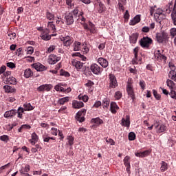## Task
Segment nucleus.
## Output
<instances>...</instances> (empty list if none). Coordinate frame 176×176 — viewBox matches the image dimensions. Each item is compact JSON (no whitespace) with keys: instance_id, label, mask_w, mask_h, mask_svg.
Returning a JSON list of instances; mask_svg holds the SVG:
<instances>
[{"instance_id":"f257e3e1","label":"nucleus","mask_w":176,"mask_h":176,"mask_svg":"<svg viewBox=\"0 0 176 176\" xmlns=\"http://www.w3.org/2000/svg\"><path fill=\"white\" fill-rule=\"evenodd\" d=\"M164 12H166L168 14L171 13L172 20L173 21L174 25H176V0H175L173 8V3H168V4L164 8Z\"/></svg>"},{"instance_id":"f03ea898","label":"nucleus","mask_w":176,"mask_h":176,"mask_svg":"<svg viewBox=\"0 0 176 176\" xmlns=\"http://www.w3.org/2000/svg\"><path fill=\"white\" fill-rule=\"evenodd\" d=\"M78 17V9L75 8L71 12L67 13L65 16V20L67 25H72L74 24L75 19Z\"/></svg>"},{"instance_id":"7ed1b4c3","label":"nucleus","mask_w":176,"mask_h":176,"mask_svg":"<svg viewBox=\"0 0 176 176\" xmlns=\"http://www.w3.org/2000/svg\"><path fill=\"white\" fill-rule=\"evenodd\" d=\"M153 43V40H152V38H149L148 36H144L139 41V45L141 46V47L147 50L151 47V45H152Z\"/></svg>"},{"instance_id":"20e7f679","label":"nucleus","mask_w":176,"mask_h":176,"mask_svg":"<svg viewBox=\"0 0 176 176\" xmlns=\"http://www.w3.org/2000/svg\"><path fill=\"white\" fill-rule=\"evenodd\" d=\"M126 93L132 100V102L135 101V92H134V87H133V84L130 82H127L126 84Z\"/></svg>"},{"instance_id":"39448f33","label":"nucleus","mask_w":176,"mask_h":176,"mask_svg":"<svg viewBox=\"0 0 176 176\" xmlns=\"http://www.w3.org/2000/svg\"><path fill=\"white\" fill-rule=\"evenodd\" d=\"M167 38H168V34L166 32L156 34V41L158 43H163L165 41H167Z\"/></svg>"},{"instance_id":"423d86ee","label":"nucleus","mask_w":176,"mask_h":176,"mask_svg":"<svg viewBox=\"0 0 176 176\" xmlns=\"http://www.w3.org/2000/svg\"><path fill=\"white\" fill-rule=\"evenodd\" d=\"M60 41L63 43V46H65V47H69L74 43V38L69 36L61 37Z\"/></svg>"},{"instance_id":"0eeeda50","label":"nucleus","mask_w":176,"mask_h":176,"mask_svg":"<svg viewBox=\"0 0 176 176\" xmlns=\"http://www.w3.org/2000/svg\"><path fill=\"white\" fill-rule=\"evenodd\" d=\"M90 70L91 71V72H93V74H94V75H100L101 74V72L104 71V69L98 66V65L94 63L91 65Z\"/></svg>"},{"instance_id":"6e6552de","label":"nucleus","mask_w":176,"mask_h":176,"mask_svg":"<svg viewBox=\"0 0 176 176\" xmlns=\"http://www.w3.org/2000/svg\"><path fill=\"white\" fill-rule=\"evenodd\" d=\"M85 115H86V109H83L76 113V120L80 123L85 122Z\"/></svg>"},{"instance_id":"1a4fd4ad","label":"nucleus","mask_w":176,"mask_h":176,"mask_svg":"<svg viewBox=\"0 0 176 176\" xmlns=\"http://www.w3.org/2000/svg\"><path fill=\"white\" fill-rule=\"evenodd\" d=\"M109 79L110 82L109 87H111V89H115V87H118V80H116V77L115 75L110 74L109 75Z\"/></svg>"},{"instance_id":"9d476101","label":"nucleus","mask_w":176,"mask_h":176,"mask_svg":"<svg viewBox=\"0 0 176 176\" xmlns=\"http://www.w3.org/2000/svg\"><path fill=\"white\" fill-rule=\"evenodd\" d=\"M130 156L126 155L124 159V166H125L126 171L129 175L131 174V171L130 169L131 168V166L130 165Z\"/></svg>"},{"instance_id":"9b49d317","label":"nucleus","mask_w":176,"mask_h":176,"mask_svg":"<svg viewBox=\"0 0 176 176\" xmlns=\"http://www.w3.org/2000/svg\"><path fill=\"white\" fill-rule=\"evenodd\" d=\"M61 60V57L57 56L55 54H51L49 56L48 62L50 64L54 65L56 63H58Z\"/></svg>"},{"instance_id":"f8f14e48","label":"nucleus","mask_w":176,"mask_h":176,"mask_svg":"<svg viewBox=\"0 0 176 176\" xmlns=\"http://www.w3.org/2000/svg\"><path fill=\"white\" fill-rule=\"evenodd\" d=\"M155 129H157V131L158 133H164L166 130H167V126L163 124H158L157 122H155L154 124Z\"/></svg>"},{"instance_id":"ddd939ff","label":"nucleus","mask_w":176,"mask_h":176,"mask_svg":"<svg viewBox=\"0 0 176 176\" xmlns=\"http://www.w3.org/2000/svg\"><path fill=\"white\" fill-rule=\"evenodd\" d=\"M138 52H140V47H136L133 49L134 58L132 59V64L133 65L138 64Z\"/></svg>"},{"instance_id":"4468645a","label":"nucleus","mask_w":176,"mask_h":176,"mask_svg":"<svg viewBox=\"0 0 176 176\" xmlns=\"http://www.w3.org/2000/svg\"><path fill=\"white\" fill-rule=\"evenodd\" d=\"M72 64L73 67L76 68L77 71H80L83 68V63L78 60H73L72 61Z\"/></svg>"},{"instance_id":"2eb2a0df","label":"nucleus","mask_w":176,"mask_h":176,"mask_svg":"<svg viewBox=\"0 0 176 176\" xmlns=\"http://www.w3.org/2000/svg\"><path fill=\"white\" fill-rule=\"evenodd\" d=\"M32 67L34 69H36V71H38L39 72H42V71H46V67H45L41 63H34L32 65Z\"/></svg>"},{"instance_id":"dca6fc26","label":"nucleus","mask_w":176,"mask_h":176,"mask_svg":"<svg viewBox=\"0 0 176 176\" xmlns=\"http://www.w3.org/2000/svg\"><path fill=\"white\" fill-rule=\"evenodd\" d=\"M16 113H17V110L16 109L7 111L4 113V118H6V119L9 118H13V116H15Z\"/></svg>"},{"instance_id":"f3484780","label":"nucleus","mask_w":176,"mask_h":176,"mask_svg":"<svg viewBox=\"0 0 176 176\" xmlns=\"http://www.w3.org/2000/svg\"><path fill=\"white\" fill-rule=\"evenodd\" d=\"M110 111L111 113H116L118 111H119V106H118V104H116V102H111L110 104Z\"/></svg>"},{"instance_id":"a211bd4d","label":"nucleus","mask_w":176,"mask_h":176,"mask_svg":"<svg viewBox=\"0 0 176 176\" xmlns=\"http://www.w3.org/2000/svg\"><path fill=\"white\" fill-rule=\"evenodd\" d=\"M98 63L102 68H107L109 65L108 60L102 57L98 58Z\"/></svg>"},{"instance_id":"6ab92c4d","label":"nucleus","mask_w":176,"mask_h":176,"mask_svg":"<svg viewBox=\"0 0 176 176\" xmlns=\"http://www.w3.org/2000/svg\"><path fill=\"white\" fill-rule=\"evenodd\" d=\"M121 125L124 127H130V116H126V119L124 118H122Z\"/></svg>"},{"instance_id":"aec40b11","label":"nucleus","mask_w":176,"mask_h":176,"mask_svg":"<svg viewBox=\"0 0 176 176\" xmlns=\"http://www.w3.org/2000/svg\"><path fill=\"white\" fill-rule=\"evenodd\" d=\"M84 105L85 104H83V102L77 101V100H74L72 102V107L75 109H79L80 108H83Z\"/></svg>"},{"instance_id":"412c9836","label":"nucleus","mask_w":176,"mask_h":176,"mask_svg":"<svg viewBox=\"0 0 176 176\" xmlns=\"http://www.w3.org/2000/svg\"><path fill=\"white\" fill-rule=\"evenodd\" d=\"M155 57L157 60H160L166 61L167 60V57L160 53V50H157V52L155 54Z\"/></svg>"},{"instance_id":"4be33fe9","label":"nucleus","mask_w":176,"mask_h":176,"mask_svg":"<svg viewBox=\"0 0 176 176\" xmlns=\"http://www.w3.org/2000/svg\"><path fill=\"white\" fill-rule=\"evenodd\" d=\"M83 12H80L78 10V14H77V17L76 19H77V21L78 23H85V21H86V18H85V16H83Z\"/></svg>"},{"instance_id":"5701e85b","label":"nucleus","mask_w":176,"mask_h":176,"mask_svg":"<svg viewBox=\"0 0 176 176\" xmlns=\"http://www.w3.org/2000/svg\"><path fill=\"white\" fill-rule=\"evenodd\" d=\"M141 21V15H136L133 19L131 20L129 22L130 25H135V24H138Z\"/></svg>"},{"instance_id":"b1692460","label":"nucleus","mask_w":176,"mask_h":176,"mask_svg":"<svg viewBox=\"0 0 176 176\" xmlns=\"http://www.w3.org/2000/svg\"><path fill=\"white\" fill-rule=\"evenodd\" d=\"M38 135H36V133L34 132L32 134V139L30 140V144H32V145H35V144H36V142H38Z\"/></svg>"},{"instance_id":"393cba45","label":"nucleus","mask_w":176,"mask_h":176,"mask_svg":"<svg viewBox=\"0 0 176 176\" xmlns=\"http://www.w3.org/2000/svg\"><path fill=\"white\" fill-rule=\"evenodd\" d=\"M138 39V34L133 33L129 36V41L131 43L135 44L137 43V41Z\"/></svg>"},{"instance_id":"a878e982","label":"nucleus","mask_w":176,"mask_h":176,"mask_svg":"<svg viewBox=\"0 0 176 176\" xmlns=\"http://www.w3.org/2000/svg\"><path fill=\"white\" fill-rule=\"evenodd\" d=\"M80 46H82V43L79 41H74L73 43L74 52H79V50H80Z\"/></svg>"},{"instance_id":"bb28decb","label":"nucleus","mask_w":176,"mask_h":176,"mask_svg":"<svg viewBox=\"0 0 176 176\" xmlns=\"http://www.w3.org/2000/svg\"><path fill=\"white\" fill-rule=\"evenodd\" d=\"M6 83V85H16V78L13 76L7 77Z\"/></svg>"},{"instance_id":"cd10ccee","label":"nucleus","mask_w":176,"mask_h":176,"mask_svg":"<svg viewBox=\"0 0 176 176\" xmlns=\"http://www.w3.org/2000/svg\"><path fill=\"white\" fill-rule=\"evenodd\" d=\"M30 171V165L26 164L25 167H21V168L19 170V173L21 175H23L25 174V173H29Z\"/></svg>"},{"instance_id":"c85d7f7f","label":"nucleus","mask_w":176,"mask_h":176,"mask_svg":"<svg viewBox=\"0 0 176 176\" xmlns=\"http://www.w3.org/2000/svg\"><path fill=\"white\" fill-rule=\"evenodd\" d=\"M3 89L6 93H14L16 91V89L12 87L10 85H4Z\"/></svg>"},{"instance_id":"c756f323","label":"nucleus","mask_w":176,"mask_h":176,"mask_svg":"<svg viewBox=\"0 0 176 176\" xmlns=\"http://www.w3.org/2000/svg\"><path fill=\"white\" fill-rule=\"evenodd\" d=\"M61 86H64V85H63V83L60 84H58L54 87V89L56 91H61L62 93H66L67 91H65V89H64V87H61Z\"/></svg>"},{"instance_id":"7c9ffc66","label":"nucleus","mask_w":176,"mask_h":176,"mask_svg":"<svg viewBox=\"0 0 176 176\" xmlns=\"http://www.w3.org/2000/svg\"><path fill=\"white\" fill-rule=\"evenodd\" d=\"M82 53L84 54H87V53H89V52L87 42H84L82 44Z\"/></svg>"},{"instance_id":"2f4dec72","label":"nucleus","mask_w":176,"mask_h":176,"mask_svg":"<svg viewBox=\"0 0 176 176\" xmlns=\"http://www.w3.org/2000/svg\"><path fill=\"white\" fill-rule=\"evenodd\" d=\"M43 140L44 142H50V140H52L53 141H55L56 140V138L50 137L47 134H44L43 135Z\"/></svg>"},{"instance_id":"473e14b6","label":"nucleus","mask_w":176,"mask_h":176,"mask_svg":"<svg viewBox=\"0 0 176 176\" xmlns=\"http://www.w3.org/2000/svg\"><path fill=\"white\" fill-rule=\"evenodd\" d=\"M69 101V97H64L62 98L58 99V104H59V105H64V104L68 102Z\"/></svg>"},{"instance_id":"72a5a7b5","label":"nucleus","mask_w":176,"mask_h":176,"mask_svg":"<svg viewBox=\"0 0 176 176\" xmlns=\"http://www.w3.org/2000/svg\"><path fill=\"white\" fill-rule=\"evenodd\" d=\"M34 72H32V70L31 69H26L24 72V76L26 78H31V76H33Z\"/></svg>"},{"instance_id":"f704fd0d","label":"nucleus","mask_w":176,"mask_h":176,"mask_svg":"<svg viewBox=\"0 0 176 176\" xmlns=\"http://www.w3.org/2000/svg\"><path fill=\"white\" fill-rule=\"evenodd\" d=\"M168 168V165L167 164V163H166V162L162 161L161 163V168H160V170L162 173H164V171H167Z\"/></svg>"},{"instance_id":"c9c22d12","label":"nucleus","mask_w":176,"mask_h":176,"mask_svg":"<svg viewBox=\"0 0 176 176\" xmlns=\"http://www.w3.org/2000/svg\"><path fill=\"white\" fill-rule=\"evenodd\" d=\"M166 85L169 87V89H170V90H174V89H175V83H174V81L170 79H168L166 80Z\"/></svg>"},{"instance_id":"e433bc0d","label":"nucleus","mask_w":176,"mask_h":176,"mask_svg":"<svg viewBox=\"0 0 176 176\" xmlns=\"http://www.w3.org/2000/svg\"><path fill=\"white\" fill-rule=\"evenodd\" d=\"M21 149L23 151H24L25 152H27V153H30V148H27V146H23L21 148H17V147H14L13 152L14 153L17 152V151H21Z\"/></svg>"},{"instance_id":"4c0bfd02","label":"nucleus","mask_w":176,"mask_h":176,"mask_svg":"<svg viewBox=\"0 0 176 176\" xmlns=\"http://www.w3.org/2000/svg\"><path fill=\"white\" fill-rule=\"evenodd\" d=\"M35 108L34 106L31 105V103H25L23 104L24 111H32Z\"/></svg>"},{"instance_id":"58836bf2","label":"nucleus","mask_w":176,"mask_h":176,"mask_svg":"<svg viewBox=\"0 0 176 176\" xmlns=\"http://www.w3.org/2000/svg\"><path fill=\"white\" fill-rule=\"evenodd\" d=\"M169 36H170V39H174L176 37V28H173L169 30Z\"/></svg>"},{"instance_id":"ea45409f","label":"nucleus","mask_w":176,"mask_h":176,"mask_svg":"<svg viewBox=\"0 0 176 176\" xmlns=\"http://www.w3.org/2000/svg\"><path fill=\"white\" fill-rule=\"evenodd\" d=\"M91 123H94L95 124H102L104 123V121L101 120L100 118H92L91 120Z\"/></svg>"},{"instance_id":"a19ab883","label":"nucleus","mask_w":176,"mask_h":176,"mask_svg":"<svg viewBox=\"0 0 176 176\" xmlns=\"http://www.w3.org/2000/svg\"><path fill=\"white\" fill-rule=\"evenodd\" d=\"M45 17L47 20L53 21L54 20L55 16H54V14L50 12V11H47Z\"/></svg>"},{"instance_id":"79ce46f5","label":"nucleus","mask_w":176,"mask_h":176,"mask_svg":"<svg viewBox=\"0 0 176 176\" xmlns=\"http://www.w3.org/2000/svg\"><path fill=\"white\" fill-rule=\"evenodd\" d=\"M52 36H56V34L49 35L47 34H45L41 35V38L43 41H50V39H52Z\"/></svg>"},{"instance_id":"37998d69","label":"nucleus","mask_w":176,"mask_h":176,"mask_svg":"<svg viewBox=\"0 0 176 176\" xmlns=\"http://www.w3.org/2000/svg\"><path fill=\"white\" fill-rule=\"evenodd\" d=\"M168 77L172 79V80H174L176 82V72L175 70L170 71L168 74Z\"/></svg>"},{"instance_id":"c03bdc74","label":"nucleus","mask_w":176,"mask_h":176,"mask_svg":"<svg viewBox=\"0 0 176 176\" xmlns=\"http://www.w3.org/2000/svg\"><path fill=\"white\" fill-rule=\"evenodd\" d=\"M24 108L23 107L18 108L16 113H18V118H19V119H23V113L24 112Z\"/></svg>"},{"instance_id":"a18cd8bd","label":"nucleus","mask_w":176,"mask_h":176,"mask_svg":"<svg viewBox=\"0 0 176 176\" xmlns=\"http://www.w3.org/2000/svg\"><path fill=\"white\" fill-rule=\"evenodd\" d=\"M102 105L103 108H108V107H109V99H103Z\"/></svg>"},{"instance_id":"49530a36","label":"nucleus","mask_w":176,"mask_h":176,"mask_svg":"<svg viewBox=\"0 0 176 176\" xmlns=\"http://www.w3.org/2000/svg\"><path fill=\"white\" fill-rule=\"evenodd\" d=\"M43 86L44 89V91H50L51 89L53 88V86L50 84H45V85H43Z\"/></svg>"},{"instance_id":"de8ad7c7","label":"nucleus","mask_w":176,"mask_h":176,"mask_svg":"<svg viewBox=\"0 0 176 176\" xmlns=\"http://www.w3.org/2000/svg\"><path fill=\"white\" fill-rule=\"evenodd\" d=\"M151 153H152V151L145 150V151H142L139 153H135V155H151Z\"/></svg>"},{"instance_id":"09e8293b","label":"nucleus","mask_w":176,"mask_h":176,"mask_svg":"<svg viewBox=\"0 0 176 176\" xmlns=\"http://www.w3.org/2000/svg\"><path fill=\"white\" fill-rule=\"evenodd\" d=\"M78 99L83 101L84 102H87L89 101V96H87V95H84V96H78Z\"/></svg>"},{"instance_id":"8fccbe9b","label":"nucleus","mask_w":176,"mask_h":176,"mask_svg":"<svg viewBox=\"0 0 176 176\" xmlns=\"http://www.w3.org/2000/svg\"><path fill=\"white\" fill-rule=\"evenodd\" d=\"M47 28H49V30H51L52 31H56V25L53 24V22H48Z\"/></svg>"},{"instance_id":"3c124183","label":"nucleus","mask_w":176,"mask_h":176,"mask_svg":"<svg viewBox=\"0 0 176 176\" xmlns=\"http://www.w3.org/2000/svg\"><path fill=\"white\" fill-rule=\"evenodd\" d=\"M98 3H99L98 13H102V12L105 10V6L101 2H99Z\"/></svg>"},{"instance_id":"603ef678","label":"nucleus","mask_w":176,"mask_h":176,"mask_svg":"<svg viewBox=\"0 0 176 176\" xmlns=\"http://www.w3.org/2000/svg\"><path fill=\"white\" fill-rule=\"evenodd\" d=\"M0 140L3 142H8V141H9V136L7 135H3L0 136Z\"/></svg>"},{"instance_id":"864d4df0","label":"nucleus","mask_w":176,"mask_h":176,"mask_svg":"<svg viewBox=\"0 0 176 176\" xmlns=\"http://www.w3.org/2000/svg\"><path fill=\"white\" fill-rule=\"evenodd\" d=\"M129 141H134L135 140V133L134 132H130L129 133Z\"/></svg>"},{"instance_id":"5fc2aeb1","label":"nucleus","mask_w":176,"mask_h":176,"mask_svg":"<svg viewBox=\"0 0 176 176\" xmlns=\"http://www.w3.org/2000/svg\"><path fill=\"white\" fill-rule=\"evenodd\" d=\"M114 97L116 100H120L122 98V92L120 91H118L115 93Z\"/></svg>"},{"instance_id":"6e6d98bb","label":"nucleus","mask_w":176,"mask_h":176,"mask_svg":"<svg viewBox=\"0 0 176 176\" xmlns=\"http://www.w3.org/2000/svg\"><path fill=\"white\" fill-rule=\"evenodd\" d=\"M153 94L155 97V98H156V100H160L161 98V96H160V94H157V91L155 89H153Z\"/></svg>"},{"instance_id":"4d7b16f0","label":"nucleus","mask_w":176,"mask_h":176,"mask_svg":"<svg viewBox=\"0 0 176 176\" xmlns=\"http://www.w3.org/2000/svg\"><path fill=\"white\" fill-rule=\"evenodd\" d=\"M56 50V46L55 45H51L47 49L46 53H52L54 50Z\"/></svg>"},{"instance_id":"13d9d810","label":"nucleus","mask_w":176,"mask_h":176,"mask_svg":"<svg viewBox=\"0 0 176 176\" xmlns=\"http://www.w3.org/2000/svg\"><path fill=\"white\" fill-rule=\"evenodd\" d=\"M6 65L8 68H11L12 69H13V68H16V64L12 62L7 63Z\"/></svg>"},{"instance_id":"bf43d9fd","label":"nucleus","mask_w":176,"mask_h":176,"mask_svg":"<svg viewBox=\"0 0 176 176\" xmlns=\"http://www.w3.org/2000/svg\"><path fill=\"white\" fill-rule=\"evenodd\" d=\"M34 53V47H27V54H32Z\"/></svg>"},{"instance_id":"052dcab7","label":"nucleus","mask_w":176,"mask_h":176,"mask_svg":"<svg viewBox=\"0 0 176 176\" xmlns=\"http://www.w3.org/2000/svg\"><path fill=\"white\" fill-rule=\"evenodd\" d=\"M40 126L43 128V129H46V130H47V129H49V124L43 122L39 124Z\"/></svg>"},{"instance_id":"680f3d73","label":"nucleus","mask_w":176,"mask_h":176,"mask_svg":"<svg viewBox=\"0 0 176 176\" xmlns=\"http://www.w3.org/2000/svg\"><path fill=\"white\" fill-rule=\"evenodd\" d=\"M139 85L142 90H145V81H144V80H141L139 82Z\"/></svg>"},{"instance_id":"e2e57ef3","label":"nucleus","mask_w":176,"mask_h":176,"mask_svg":"<svg viewBox=\"0 0 176 176\" xmlns=\"http://www.w3.org/2000/svg\"><path fill=\"white\" fill-rule=\"evenodd\" d=\"M171 98H173V100H176V91L174 90H170V93L169 94Z\"/></svg>"},{"instance_id":"0e129e2a","label":"nucleus","mask_w":176,"mask_h":176,"mask_svg":"<svg viewBox=\"0 0 176 176\" xmlns=\"http://www.w3.org/2000/svg\"><path fill=\"white\" fill-rule=\"evenodd\" d=\"M87 87H91V86H94V82L90 80H87V82L85 84Z\"/></svg>"},{"instance_id":"69168bd1","label":"nucleus","mask_w":176,"mask_h":176,"mask_svg":"<svg viewBox=\"0 0 176 176\" xmlns=\"http://www.w3.org/2000/svg\"><path fill=\"white\" fill-rule=\"evenodd\" d=\"M69 145H74V137L69 136L67 138Z\"/></svg>"},{"instance_id":"338daca9","label":"nucleus","mask_w":176,"mask_h":176,"mask_svg":"<svg viewBox=\"0 0 176 176\" xmlns=\"http://www.w3.org/2000/svg\"><path fill=\"white\" fill-rule=\"evenodd\" d=\"M51 134L52 135H57V128H52L51 129Z\"/></svg>"},{"instance_id":"774afa93","label":"nucleus","mask_w":176,"mask_h":176,"mask_svg":"<svg viewBox=\"0 0 176 176\" xmlns=\"http://www.w3.org/2000/svg\"><path fill=\"white\" fill-rule=\"evenodd\" d=\"M106 142H108L110 145H115V141L111 138H106Z\"/></svg>"}]
</instances>
